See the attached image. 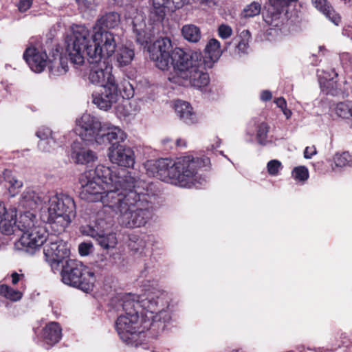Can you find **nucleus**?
Returning a JSON list of instances; mask_svg holds the SVG:
<instances>
[{
    "label": "nucleus",
    "instance_id": "nucleus-33",
    "mask_svg": "<svg viewBox=\"0 0 352 352\" xmlns=\"http://www.w3.org/2000/svg\"><path fill=\"white\" fill-rule=\"evenodd\" d=\"M270 129V125L265 122L255 123L256 138L259 144L266 146L273 143V141L268 138Z\"/></svg>",
    "mask_w": 352,
    "mask_h": 352
},
{
    "label": "nucleus",
    "instance_id": "nucleus-46",
    "mask_svg": "<svg viewBox=\"0 0 352 352\" xmlns=\"http://www.w3.org/2000/svg\"><path fill=\"white\" fill-rule=\"evenodd\" d=\"M340 63L344 69L352 71V55L348 52L340 54Z\"/></svg>",
    "mask_w": 352,
    "mask_h": 352
},
{
    "label": "nucleus",
    "instance_id": "nucleus-53",
    "mask_svg": "<svg viewBox=\"0 0 352 352\" xmlns=\"http://www.w3.org/2000/svg\"><path fill=\"white\" fill-rule=\"evenodd\" d=\"M11 277H12V283L13 285H15V284H16L17 283L19 282L21 278L23 277V274H19L17 273H13L12 274Z\"/></svg>",
    "mask_w": 352,
    "mask_h": 352
},
{
    "label": "nucleus",
    "instance_id": "nucleus-41",
    "mask_svg": "<svg viewBox=\"0 0 352 352\" xmlns=\"http://www.w3.org/2000/svg\"><path fill=\"white\" fill-rule=\"evenodd\" d=\"M261 10V6L258 2H252L250 4L246 6L242 12L241 16L243 18H250L257 16L260 14Z\"/></svg>",
    "mask_w": 352,
    "mask_h": 352
},
{
    "label": "nucleus",
    "instance_id": "nucleus-7",
    "mask_svg": "<svg viewBox=\"0 0 352 352\" xmlns=\"http://www.w3.org/2000/svg\"><path fill=\"white\" fill-rule=\"evenodd\" d=\"M76 205L72 197L63 193L47 192L40 209L43 222L51 224L57 233L63 232L76 217Z\"/></svg>",
    "mask_w": 352,
    "mask_h": 352
},
{
    "label": "nucleus",
    "instance_id": "nucleus-3",
    "mask_svg": "<svg viewBox=\"0 0 352 352\" xmlns=\"http://www.w3.org/2000/svg\"><path fill=\"white\" fill-rule=\"evenodd\" d=\"M114 34L106 30L89 29L81 25H73L66 38V51L76 68L83 65L87 55L88 61L97 62L111 56L116 52Z\"/></svg>",
    "mask_w": 352,
    "mask_h": 352
},
{
    "label": "nucleus",
    "instance_id": "nucleus-51",
    "mask_svg": "<svg viewBox=\"0 0 352 352\" xmlns=\"http://www.w3.org/2000/svg\"><path fill=\"white\" fill-rule=\"evenodd\" d=\"M274 102L276 104V106L278 107H279L280 109H283L287 107L286 100L283 98L280 97V98H276L274 100Z\"/></svg>",
    "mask_w": 352,
    "mask_h": 352
},
{
    "label": "nucleus",
    "instance_id": "nucleus-26",
    "mask_svg": "<svg viewBox=\"0 0 352 352\" xmlns=\"http://www.w3.org/2000/svg\"><path fill=\"white\" fill-rule=\"evenodd\" d=\"M62 337V329L56 322L46 324L42 331L43 342L49 346H53L60 341Z\"/></svg>",
    "mask_w": 352,
    "mask_h": 352
},
{
    "label": "nucleus",
    "instance_id": "nucleus-47",
    "mask_svg": "<svg viewBox=\"0 0 352 352\" xmlns=\"http://www.w3.org/2000/svg\"><path fill=\"white\" fill-rule=\"evenodd\" d=\"M232 29L226 24H221L219 26L217 33L219 36L222 39H227L232 34Z\"/></svg>",
    "mask_w": 352,
    "mask_h": 352
},
{
    "label": "nucleus",
    "instance_id": "nucleus-54",
    "mask_svg": "<svg viewBox=\"0 0 352 352\" xmlns=\"http://www.w3.org/2000/svg\"><path fill=\"white\" fill-rule=\"evenodd\" d=\"M281 110H282L283 113L285 115V116L286 117L287 119H289L291 118L292 113L291 110H289L287 108V107Z\"/></svg>",
    "mask_w": 352,
    "mask_h": 352
},
{
    "label": "nucleus",
    "instance_id": "nucleus-1",
    "mask_svg": "<svg viewBox=\"0 0 352 352\" xmlns=\"http://www.w3.org/2000/svg\"><path fill=\"white\" fill-rule=\"evenodd\" d=\"M166 294L153 288L141 296L124 294L118 298L116 307L122 308L116 322V329L120 339L128 345L138 346L142 343L144 330L157 322H168L170 316L164 307L166 305Z\"/></svg>",
    "mask_w": 352,
    "mask_h": 352
},
{
    "label": "nucleus",
    "instance_id": "nucleus-11",
    "mask_svg": "<svg viewBox=\"0 0 352 352\" xmlns=\"http://www.w3.org/2000/svg\"><path fill=\"white\" fill-rule=\"evenodd\" d=\"M102 127L103 123L98 118L84 113L76 119L74 131L82 140L97 144V139Z\"/></svg>",
    "mask_w": 352,
    "mask_h": 352
},
{
    "label": "nucleus",
    "instance_id": "nucleus-62",
    "mask_svg": "<svg viewBox=\"0 0 352 352\" xmlns=\"http://www.w3.org/2000/svg\"><path fill=\"white\" fill-rule=\"evenodd\" d=\"M164 327H165V324H164V325L162 327V329H164Z\"/></svg>",
    "mask_w": 352,
    "mask_h": 352
},
{
    "label": "nucleus",
    "instance_id": "nucleus-22",
    "mask_svg": "<svg viewBox=\"0 0 352 352\" xmlns=\"http://www.w3.org/2000/svg\"><path fill=\"white\" fill-rule=\"evenodd\" d=\"M47 193L36 192L32 189H26L21 195L19 205L25 208L34 209L39 208L45 202Z\"/></svg>",
    "mask_w": 352,
    "mask_h": 352
},
{
    "label": "nucleus",
    "instance_id": "nucleus-35",
    "mask_svg": "<svg viewBox=\"0 0 352 352\" xmlns=\"http://www.w3.org/2000/svg\"><path fill=\"white\" fill-rule=\"evenodd\" d=\"M104 232V230H101L98 236L97 237L96 241L98 245L104 250L114 248L118 243L116 234L113 232L105 234Z\"/></svg>",
    "mask_w": 352,
    "mask_h": 352
},
{
    "label": "nucleus",
    "instance_id": "nucleus-38",
    "mask_svg": "<svg viewBox=\"0 0 352 352\" xmlns=\"http://www.w3.org/2000/svg\"><path fill=\"white\" fill-rule=\"evenodd\" d=\"M0 295L12 301L19 300L22 298V292L11 288L6 285H0Z\"/></svg>",
    "mask_w": 352,
    "mask_h": 352
},
{
    "label": "nucleus",
    "instance_id": "nucleus-42",
    "mask_svg": "<svg viewBox=\"0 0 352 352\" xmlns=\"http://www.w3.org/2000/svg\"><path fill=\"white\" fill-rule=\"evenodd\" d=\"M283 168L282 163L278 160H272L267 164V170L271 176H278Z\"/></svg>",
    "mask_w": 352,
    "mask_h": 352
},
{
    "label": "nucleus",
    "instance_id": "nucleus-21",
    "mask_svg": "<svg viewBox=\"0 0 352 352\" xmlns=\"http://www.w3.org/2000/svg\"><path fill=\"white\" fill-rule=\"evenodd\" d=\"M16 217L15 208L7 210L5 205L0 202V230L3 234L10 235L14 232V226L17 222Z\"/></svg>",
    "mask_w": 352,
    "mask_h": 352
},
{
    "label": "nucleus",
    "instance_id": "nucleus-20",
    "mask_svg": "<svg viewBox=\"0 0 352 352\" xmlns=\"http://www.w3.org/2000/svg\"><path fill=\"white\" fill-rule=\"evenodd\" d=\"M23 58L30 68L36 73L42 72L47 63V56L42 48L30 47L23 54Z\"/></svg>",
    "mask_w": 352,
    "mask_h": 352
},
{
    "label": "nucleus",
    "instance_id": "nucleus-49",
    "mask_svg": "<svg viewBox=\"0 0 352 352\" xmlns=\"http://www.w3.org/2000/svg\"><path fill=\"white\" fill-rule=\"evenodd\" d=\"M92 248L93 244L91 243H81L78 246V251L81 256H87L90 253Z\"/></svg>",
    "mask_w": 352,
    "mask_h": 352
},
{
    "label": "nucleus",
    "instance_id": "nucleus-32",
    "mask_svg": "<svg viewBox=\"0 0 352 352\" xmlns=\"http://www.w3.org/2000/svg\"><path fill=\"white\" fill-rule=\"evenodd\" d=\"M135 56L133 49L126 47H119L116 51V60L118 65L120 67L131 64Z\"/></svg>",
    "mask_w": 352,
    "mask_h": 352
},
{
    "label": "nucleus",
    "instance_id": "nucleus-43",
    "mask_svg": "<svg viewBox=\"0 0 352 352\" xmlns=\"http://www.w3.org/2000/svg\"><path fill=\"white\" fill-rule=\"evenodd\" d=\"M241 36H243L244 38L239 41L236 46V50L239 54L247 52L248 48V39L250 37V34L248 30H243L241 32Z\"/></svg>",
    "mask_w": 352,
    "mask_h": 352
},
{
    "label": "nucleus",
    "instance_id": "nucleus-10",
    "mask_svg": "<svg viewBox=\"0 0 352 352\" xmlns=\"http://www.w3.org/2000/svg\"><path fill=\"white\" fill-rule=\"evenodd\" d=\"M150 42V41H148ZM143 45L147 48L150 58L155 62V65L161 70H167L170 65H173L175 73V76H169L168 80L175 84L179 85L173 80L175 78L179 77L178 71L175 68L173 60V52L177 48L173 49L172 42L167 37L157 39L151 44Z\"/></svg>",
    "mask_w": 352,
    "mask_h": 352
},
{
    "label": "nucleus",
    "instance_id": "nucleus-25",
    "mask_svg": "<svg viewBox=\"0 0 352 352\" xmlns=\"http://www.w3.org/2000/svg\"><path fill=\"white\" fill-rule=\"evenodd\" d=\"M318 75L320 87L324 91H326L327 94L336 96L341 92L337 87L336 82L333 80V78L338 76L334 70L331 71V74L318 71Z\"/></svg>",
    "mask_w": 352,
    "mask_h": 352
},
{
    "label": "nucleus",
    "instance_id": "nucleus-13",
    "mask_svg": "<svg viewBox=\"0 0 352 352\" xmlns=\"http://www.w3.org/2000/svg\"><path fill=\"white\" fill-rule=\"evenodd\" d=\"M89 63L91 65L88 78L91 83L100 85L102 87L116 85L115 78L111 74L113 67L107 59Z\"/></svg>",
    "mask_w": 352,
    "mask_h": 352
},
{
    "label": "nucleus",
    "instance_id": "nucleus-29",
    "mask_svg": "<svg viewBox=\"0 0 352 352\" xmlns=\"http://www.w3.org/2000/svg\"><path fill=\"white\" fill-rule=\"evenodd\" d=\"M112 225L113 221L111 219L104 220L99 214V217L96 221V229L91 226H85L81 228V232L82 234L91 236L96 241L100 230H107L111 228Z\"/></svg>",
    "mask_w": 352,
    "mask_h": 352
},
{
    "label": "nucleus",
    "instance_id": "nucleus-5",
    "mask_svg": "<svg viewBox=\"0 0 352 352\" xmlns=\"http://www.w3.org/2000/svg\"><path fill=\"white\" fill-rule=\"evenodd\" d=\"M210 163L207 157L186 155L175 159L161 158L144 163L146 173L168 184L182 188H201L206 184L205 177L198 175V169Z\"/></svg>",
    "mask_w": 352,
    "mask_h": 352
},
{
    "label": "nucleus",
    "instance_id": "nucleus-34",
    "mask_svg": "<svg viewBox=\"0 0 352 352\" xmlns=\"http://www.w3.org/2000/svg\"><path fill=\"white\" fill-rule=\"evenodd\" d=\"M352 164V155L346 151L338 152L333 155L331 166L333 170L336 168L350 166Z\"/></svg>",
    "mask_w": 352,
    "mask_h": 352
},
{
    "label": "nucleus",
    "instance_id": "nucleus-16",
    "mask_svg": "<svg viewBox=\"0 0 352 352\" xmlns=\"http://www.w3.org/2000/svg\"><path fill=\"white\" fill-rule=\"evenodd\" d=\"M86 142L76 140L71 144L69 156L76 164L86 165L98 160L96 153L88 147Z\"/></svg>",
    "mask_w": 352,
    "mask_h": 352
},
{
    "label": "nucleus",
    "instance_id": "nucleus-45",
    "mask_svg": "<svg viewBox=\"0 0 352 352\" xmlns=\"http://www.w3.org/2000/svg\"><path fill=\"white\" fill-rule=\"evenodd\" d=\"M36 136L39 139V140H48L51 138V137H56L58 136V134L53 133L48 127L41 126L36 131Z\"/></svg>",
    "mask_w": 352,
    "mask_h": 352
},
{
    "label": "nucleus",
    "instance_id": "nucleus-37",
    "mask_svg": "<svg viewBox=\"0 0 352 352\" xmlns=\"http://www.w3.org/2000/svg\"><path fill=\"white\" fill-rule=\"evenodd\" d=\"M182 34L186 40L192 43H197L201 38L200 30L195 25H184L182 29Z\"/></svg>",
    "mask_w": 352,
    "mask_h": 352
},
{
    "label": "nucleus",
    "instance_id": "nucleus-30",
    "mask_svg": "<svg viewBox=\"0 0 352 352\" xmlns=\"http://www.w3.org/2000/svg\"><path fill=\"white\" fill-rule=\"evenodd\" d=\"M120 21V14L116 12H107L102 15L93 27L94 30H105L106 28H114L118 25Z\"/></svg>",
    "mask_w": 352,
    "mask_h": 352
},
{
    "label": "nucleus",
    "instance_id": "nucleus-50",
    "mask_svg": "<svg viewBox=\"0 0 352 352\" xmlns=\"http://www.w3.org/2000/svg\"><path fill=\"white\" fill-rule=\"evenodd\" d=\"M316 153V148L314 146H307L304 151V157L306 159H310Z\"/></svg>",
    "mask_w": 352,
    "mask_h": 352
},
{
    "label": "nucleus",
    "instance_id": "nucleus-48",
    "mask_svg": "<svg viewBox=\"0 0 352 352\" xmlns=\"http://www.w3.org/2000/svg\"><path fill=\"white\" fill-rule=\"evenodd\" d=\"M33 0H19L16 7L20 12L28 11L32 6Z\"/></svg>",
    "mask_w": 352,
    "mask_h": 352
},
{
    "label": "nucleus",
    "instance_id": "nucleus-12",
    "mask_svg": "<svg viewBox=\"0 0 352 352\" xmlns=\"http://www.w3.org/2000/svg\"><path fill=\"white\" fill-rule=\"evenodd\" d=\"M46 261L52 268L58 267L59 263L69 256L68 244L58 236H52L43 249Z\"/></svg>",
    "mask_w": 352,
    "mask_h": 352
},
{
    "label": "nucleus",
    "instance_id": "nucleus-57",
    "mask_svg": "<svg viewBox=\"0 0 352 352\" xmlns=\"http://www.w3.org/2000/svg\"><path fill=\"white\" fill-rule=\"evenodd\" d=\"M344 4L352 9V0H341Z\"/></svg>",
    "mask_w": 352,
    "mask_h": 352
},
{
    "label": "nucleus",
    "instance_id": "nucleus-24",
    "mask_svg": "<svg viewBox=\"0 0 352 352\" xmlns=\"http://www.w3.org/2000/svg\"><path fill=\"white\" fill-rule=\"evenodd\" d=\"M49 70L54 76L65 75L69 70L67 56L56 50L52 58L49 60Z\"/></svg>",
    "mask_w": 352,
    "mask_h": 352
},
{
    "label": "nucleus",
    "instance_id": "nucleus-44",
    "mask_svg": "<svg viewBox=\"0 0 352 352\" xmlns=\"http://www.w3.org/2000/svg\"><path fill=\"white\" fill-rule=\"evenodd\" d=\"M293 177L298 181L305 182L309 177V171L305 166L296 167L292 171Z\"/></svg>",
    "mask_w": 352,
    "mask_h": 352
},
{
    "label": "nucleus",
    "instance_id": "nucleus-6",
    "mask_svg": "<svg viewBox=\"0 0 352 352\" xmlns=\"http://www.w3.org/2000/svg\"><path fill=\"white\" fill-rule=\"evenodd\" d=\"M222 54L221 43L216 38L208 41L204 55L199 52H185L177 48L173 54V60L179 77L173 80L179 85L201 88L209 83V76L205 70L211 68Z\"/></svg>",
    "mask_w": 352,
    "mask_h": 352
},
{
    "label": "nucleus",
    "instance_id": "nucleus-17",
    "mask_svg": "<svg viewBox=\"0 0 352 352\" xmlns=\"http://www.w3.org/2000/svg\"><path fill=\"white\" fill-rule=\"evenodd\" d=\"M118 97L117 84L104 86V87L100 88L99 91L93 93L92 102L99 109L107 111L118 101Z\"/></svg>",
    "mask_w": 352,
    "mask_h": 352
},
{
    "label": "nucleus",
    "instance_id": "nucleus-55",
    "mask_svg": "<svg viewBox=\"0 0 352 352\" xmlns=\"http://www.w3.org/2000/svg\"><path fill=\"white\" fill-rule=\"evenodd\" d=\"M176 145L179 147H185L186 142L184 140L179 138L176 140Z\"/></svg>",
    "mask_w": 352,
    "mask_h": 352
},
{
    "label": "nucleus",
    "instance_id": "nucleus-52",
    "mask_svg": "<svg viewBox=\"0 0 352 352\" xmlns=\"http://www.w3.org/2000/svg\"><path fill=\"white\" fill-rule=\"evenodd\" d=\"M272 94L270 91H263L261 94V99L263 101H268L272 99Z\"/></svg>",
    "mask_w": 352,
    "mask_h": 352
},
{
    "label": "nucleus",
    "instance_id": "nucleus-2",
    "mask_svg": "<svg viewBox=\"0 0 352 352\" xmlns=\"http://www.w3.org/2000/svg\"><path fill=\"white\" fill-rule=\"evenodd\" d=\"M129 177H133L129 172L99 164L80 175V196L87 201H100L104 208L112 210L126 188Z\"/></svg>",
    "mask_w": 352,
    "mask_h": 352
},
{
    "label": "nucleus",
    "instance_id": "nucleus-31",
    "mask_svg": "<svg viewBox=\"0 0 352 352\" xmlns=\"http://www.w3.org/2000/svg\"><path fill=\"white\" fill-rule=\"evenodd\" d=\"M351 104L352 102L349 100L332 104L329 109L331 116L343 120L349 119Z\"/></svg>",
    "mask_w": 352,
    "mask_h": 352
},
{
    "label": "nucleus",
    "instance_id": "nucleus-8",
    "mask_svg": "<svg viewBox=\"0 0 352 352\" xmlns=\"http://www.w3.org/2000/svg\"><path fill=\"white\" fill-rule=\"evenodd\" d=\"M16 229L23 232L20 239L14 243L18 250L32 252L47 241L48 234L45 228L38 223L36 216L30 212L20 214L14 226V231Z\"/></svg>",
    "mask_w": 352,
    "mask_h": 352
},
{
    "label": "nucleus",
    "instance_id": "nucleus-14",
    "mask_svg": "<svg viewBox=\"0 0 352 352\" xmlns=\"http://www.w3.org/2000/svg\"><path fill=\"white\" fill-rule=\"evenodd\" d=\"M189 0H152L149 17L153 23H160L168 12H174L188 4Z\"/></svg>",
    "mask_w": 352,
    "mask_h": 352
},
{
    "label": "nucleus",
    "instance_id": "nucleus-9",
    "mask_svg": "<svg viewBox=\"0 0 352 352\" xmlns=\"http://www.w3.org/2000/svg\"><path fill=\"white\" fill-rule=\"evenodd\" d=\"M62 281L85 292L91 291L96 282L94 272L81 262L69 259L61 271Z\"/></svg>",
    "mask_w": 352,
    "mask_h": 352
},
{
    "label": "nucleus",
    "instance_id": "nucleus-36",
    "mask_svg": "<svg viewBox=\"0 0 352 352\" xmlns=\"http://www.w3.org/2000/svg\"><path fill=\"white\" fill-rule=\"evenodd\" d=\"M3 175L5 181L9 184V193L11 196H14L23 186V182L18 180L11 170H6Z\"/></svg>",
    "mask_w": 352,
    "mask_h": 352
},
{
    "label": "nucleus",
    "instance_id": "nucleus-61",
    "mask_svg": "<svg viewBox=\"0 0 352 352\" xmlns=\"http://www.w3.org/2000/svg\"><path fill=\"white\" fill-rule=\"evenodd\" d=\"M352 91V87H350V88H346V91Z\"/></svg>",
    "mask_w": 352,
    "mask_h": 352
},
{
    "label": "nucleus",
    "instance_id": "nucleus-58",
    "mask_svg": "<svg viewBox=\"0 0 352 352\" xmlns=\"http://www.w3.org/2000/svg\"><path fill=\"white\" fill-rule=\"evenodd\" d=\"M309 352H325L323 349H310L309 350Z\"/></svg>",
    "mask_w": 352,
    "mask_h": 352
},
{
    "label": "nucleus",
    "instance_id": "nucleus-60",
    "mask_svg": "<svg viewBox=\"0 0 352 352\" xmlns=\"http://www.w3.org/2000/svg\"><path fill=\"white\" fill-rule=\"evenodd\" d=\"M170 139H168V138H165V139H164V140H162V143H163L164 145H166V144L169 142V141H170Z\"/></svg>",
    "mask_w": 352,
    "mask_h": 352
},
{
    "label": "nucleus",
    "instance_id": "nucleus-28",
    "mask_svg": "<svg viewBox=\"0 0 352 352\" xmlns=\"http://www.w3.org/2000/svg\"><path fill=\"white\" fill-rule=\"evenodd\" d=\"M312 5L322 13L333 23L338 25L341 22V16L337 13L327 0H311Z\"/></svg>",
    "mask_w": 352,
    "mask_h": 352
},
{
    "label": "nucleus",
    "instance_id": "nucleus-56",
    "mask_svg": "<svg viewBox=\"0 0 352 352\" xmlns=\"http://www.w3.org/2000/svg\"><path fill=\"white\" fill-rule=\"evenodd\" d=\"M131 0H114L115 3L120 6L127 4Z\"/></svg>",
    "mask_w": 352,
    "mask_h": 352
},
{
    "label": "nucleus",
    "instance_id": "nucleus-40",
    "mask_svg": "<svg viewBox=\"0 0 352 352\" xmlns=\"http://www.w3.org/2000/svg\"><path fill=\"white\" fill-rule=\"evenodd\" d=\"M81 12L91 14L100 5V0H76Z\"/></svg>",
    "mask_w": 352,
    "mask_h": 352
},
{
    "label": "nucleus",
    "instance_id": "nucleus-59",
    "mask_svg": "<svg viewBox=\"0 0 352 352\" xmlns=\"http://www.w3.org/2000/svg\"><path fill=\"white\" fill-rule=\"evenodd\" d=\"M325 50H326V49L324 48V47H323V46H320V47H319V51H320V53H322V54H324V51H325Z\"/></svg>",
    "mask_w": 352,
    "mask_h": 352
},
{
    "label": "nucleus",
    "instance_id": "nucleus-18",
    "mask_svg": "<svg viewBox=\"0 0 352 352\" xmlns=\"http://www.w3.org/2000/svg\"><path fill=\"white\" fill-rule=\"evenodd\" d=\"M297 0H269L270 4L263 14V20L271 29L280 28L282 24L280 14L289 5Z\"/></svg>",
    "mask_w": 352,
    "mask_h": 352
},
{
    "label": "nucleus",
    "instance_id": "nucleus-19",
    "mask_svg": "<svg viewBox=\"0 0 352 352\" xmlns=\"http://www.w3.org/2000/svg\"><path fill=\"white\" fill-rule=\"evenodd\" d=\"M127 138L126 133L120 126L110 122H103L100 135L98 137L97 144L109 143L110 146L114 144H122Z\"/></svg>",
    "mask_w": 352,
    "mask_h": 352
},
{
    "label": "nucleus",
    "instance_id": "nucleus-4",
    "mask_svg": "<svg viewBox=\"0 0 352 352\" xmlns=\"http://www.w3.org/2000/svg\"><path fill=\"white\" fill-rule=\"evenodd\" d=\"M155 195L152 183L134 177H129L126 188L124 189L111 211L118 215L119 223L122 226L140 228L153 217V206L151 199Z\"/></svg>",
    "mask_w": 352,
    "mask_h": 352
},
{
    "label": "nucleus",
    "instance_id": "nucleus-27",
    "mask_svg": "<svg viewBox=\"0 0 352 352\" xmlns=\"http://www.w3.org/2000/svg\"><path fill=\"white\" fill-rule=\"evenodd\" d=\"M175 110L179 118L188 124H193L197 121L195 113L187 102L177 100L175 103Z\"/></svg>",
    "mask_w": 352,
    "mask_h": 352
},
{
    "label": "nucleus",
    "instance_id": "nucleus-39",
    "mask_svg": "<svg viewBox=\"0 0 352 352\" xmlns=\"http://www.w3.org/2000/svg\"><path fill=\"white\" fill-rule=\"evenodd\" d=\"M58 136L51 137L48 140H39L38 148L41 152L48 153L53 151L56 146H60Z\"/></svg>",
    "mask_w": 352,
    "mask_h": 352
},
{
    "label": "nucleus",
    "instance_id": "nucleus-23",
    "mask_svg": "<svg viewBox=\"0 0 352 352\" xmlns=\"http://www.w3.org/2000/svg\"><path fill=\"white\" fill-rule=\"evenodd\" d=\"M133 31L136 34V41L141 45H147L151 41V28L147 27L145 23L144 16L140 12H136L135 16L133 18Z\"/></svg>",
    "mask_w": 352,
    "mask_h": 352
},
{
    "label": "nucleus",
    "instance_id": "nucleus-15",
    "mask_svg": "<svg viewBox=\"0 0 352 352\" xmlns=\"http://www.w3.org/2000/svg\"><path fill=\"white\" fill-rule=\"evenodd\" d=\"M108 157L113 163L124 167H132L135 164L134 152L130 146L114 144L108 148Z\"/></svg>",
    "mask_w": 352,
    "mask_h": 352
}]
</instances>
